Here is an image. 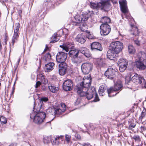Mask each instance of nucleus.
Segmentation results:
<instances>
[{
    "mask_svg": "<svg viewBox=\"0 0 146 146\" xmlns=\"http://www.w3.org/2000/svg\"><path fill=\"white\" fill-rule=\"evenodd\" d=\"M123 48V43L119 41L112 42L110 44V49L107 53V57L110 60H113L115 54L120 52Z\"/></svg>",
    "mask_w": 146,
    "mask_h": 146,
    "instance_id": "nucleus-1",
    "label": "nucleus"
},
{
    "mask_svg": "<svg viewBox=\"0 0 146 146\" xmlns=\"http://www.w3.org/2000/svg\"><path fill=\"white\" fill-rule=\"evenodd\" d=\"M83 88L80 85L78 87L77 93L80 96H86V98L88 100L91 99L94 97L96 90L94 88H92L90 89H87L82 90Z\"/></svg>",
    "mask_w": 146,
    "mask_h": 146,
    "instance_id": "nucleus-2",
    "label": "nucleus"
},
{
    "mask_svg": "<svg viewBox=\"0 0 146 146\" xmlns=\"http://www.w3.org/2000/svg\"><path fill=\"white\" fill-rule=\"evenodd\" d=\"M90 16V13H81L80 14H78L74 16L75 21L77 23H79L87 20Z\"/></svg>",
    "mask_w": 146,
    "mask_h": 146,
    "instance_id": "nucleus-3",
    "label": "nucleus"
},
{
    "mask_svg": "<svg viewBox=\"0 0 146 146\" xmlns=\"http://www.w3.org/2000/svg\"><path fill=\"white\" fill-rule=\"evenodd\" d=\"M46 115L44 112H40L37 113L35 116L34 121L36 123L40 124L44 121Z\"/></svg>",
    "mask_w": 146,
    "mask_h": 146,
    "instance_id": "nucleus-4",
    "label": "nucleus"
},
{
    "mask_svg": "<svg viewBox=\"0 0 146 146\" xmlns=\"http://www.w3.org/2000/svg\"><path fill=\"white\" fill-rule=\"evenodd\" d=\"M122 87V86L121 83H116L114 85V87H111L110 88L108 89L107 90L108 94L109 97H112L115 96L117 93H116L115 94H111L114 91H117L121 89Z\"/></svg>",
    "mask_w": 146,
    "mask_h": 146,
    "instance_id": "nucleus-5",
    "label": "nucleus"
},
{
    "mask_svg": "<svg viewBox=\"0 0 146 146\" xmlns=\"http://www.w3.org/2000/svg\"><path fill=\"white\" fill-rule=\"evenodd\" d=\"M93 65L89 63H85L81 66V70L83 73L85 74H88L92 70Z\"/></svg>",
    "mask_w": 146,
    "mask_h": 146,
    "instance_id": "nucleus-6",
    "label": "nucleus"
},
{
    "mask_svg": "<svg viewBox=\"0 0 146 146\" xmlns=\"http://www.w3.org/2000/svg\"><path fill=\"white\" fill-rule=\"evenodd\" d=\"M91 84V81L90 78L89 77H84L83 79L82 82L80 85L77 86V90H78V86L80 85H81L83 88L82 90H87L88 88L90 87Z\"/></svg>",
    "mask_w": 146,
    "mask_h": 146,
    "instance_id": "nucleus-7",
    "label": "nucleus"
},
{
    "mask_svg": "<svg viewBox=\"0 0 146 146\" xmlns=\"http://www.w3.org/2000/svg\"><path fill=\"white\" fill-rule=\"evenodd\" d=\"M66 109V106L64 104H62L60 106L56 108H54L52 110L54 111V114L59 115L61 113L64 112Z\"/></svg>",
    "mask_w": 146,
    "mask_h": 146,
    "instance_id": "nucleus-8",
    "label": "nucleus"
},
{
    "mask_svg": "<svg viewBox=\"0 0 146 146\" xmlns=\"http://www.w3.org/2000/svg\"><path fill=\"white\" fill-rule=\"evenodd\" d=\"M67 54L63 52H60L58 53L56 56L57 61L60 64H64L67 58Z\"/></svg>",
    "mask_w": 146,
    "mask_h": 146,
    "instance_id": "nucleus-9",
    "label": "nucleus"
},
{
    "mask_svg": "<svg viewBox=\"0 0 146 146\" xmlns=\"http://www.w3.org/2000/svg\"><path fill=\"white\" fill-rule=\"evenodd\" d=\"M101 35L104 36L108 35L111 31V28L108 24H102L100 26Z\"/></svg>",
    "mask_w": 146,
    "mask_h": 146,
    "instance_id": "nucleus-10",
    "label": "nucleus"
},
{
    "mask_svg": "<svg viewBox=\"0 0 146 146\" xmlns=\"http://www.w3.org/2000/svg\"><path fill=\"white\" fill-rule=\"evenodd\" d=\"M118 64L119 67V70L122 72L126 68L127 65V61L125 59H121L118 62Z\"/></svg>",
    "mask_w": 146,
    "mask_h": 146,
    "instance_id": "nucleus-11",
    "label": "nucleus"
},
{
    "mask_svg": "<svg viewBox=\"0 0 146 146\" xmlns=\"http://www.w3.org/2000/svg\"><path fill=\"white\" fill-rule=\"evenodd\" d=\"M100 8L105 11H107L110 7V4L109 0H102L99 3Z\"/></svg>",
    "mask_w": 146,
    "mask_h": 146,
    "instance_id": "nucleus-12",
    "label": "nucleus"
},
{
    "mask_svg": "<svg viewBox=\"0 0 146 146\" xmlns=\"http://www.w3.org/2000/svg\"><path fill=\"white\" fill-rule=\"evenodd\" d=\"M73 87V83L71 80H65L63 84V88L66 91L71 90Z\"/></svg>",
    "mask_w": 146,
    "mask_h": 146,
    "instance_id": "nucleus-13",
    "label": "nucleus"
},
{
    "mask_svg": "<svg viewBox=\"0 0 146 146\" xmlns=\"http://www.w3.org/2000/svg\"><path fill=\"white\" fill-rule=\"evenodd\" d=\"M117 73L115 69L110 68H108L106 71L105 75L108 78L111 79L115 76Z\"/></svg>",
    "mask_w": 146,
    "mask_h": 146,
    "instance_id": "nucleus-14",
    "label": "nucleus"
},
{
    "mask_svg": "<svg viewBox=\"0 0 146 146\" xmlns=\"http://www.w3.org/2000/svg\"><path fill=\"white\" fill-rule=\"evenodd\" d=\"M119 3L121 11L124 13L128 12V9L127 6V1L125 0L119 1Z\"/></svg>",
    "mask_w": 146,
    "mask_h": 146,
    "instance_id": "nucleus-15",
    "label": "nucleus"
},
{
    "mask_svg": "<svg viewBox=\"0 0 146 146\" xmlns=\"http://www.w3.org/2000/svg\"><path fill=\"white\" fill-rule=\"evenodd\" d=\"M136 60L141 61H146V53L144 52L140 51L135 57Z\"/></svg>",
    "mask_w": 146,
    "mask_h": 146,
    "instance_id": "nucleus-16",
    "label": "nucleus"
},
{
    "mask_svg": "<svg viewBox=\"0 0 146 146\" xmlns=\"http://www.w3.org/2000/svg\"><path fill=\"white\" fill-rule=\"evenodd\" d=\"M132 81L136 84H141L144 80L143 78L137 74H135L132 78Z\"/></svg>",
    "mask_w": 146,
    "mask_h": 146,
    "instance_id": "nucleus-17",
    "label": "nucleus"
},
{
    "mask_svg": "<svg viewBox=\"0 0 146 146\" xmlns=\"http://www.w3.org/2000/svg\"><path fill=\"white\" fill-rule=\"evenodd\" d=\"M91 49L93 50H99L101 51L102 50V48L101 44L97 42H94L91 44Z\"/></svg>",
    "mask_w": 146,
    "mask_h": 146,
    "instance_id": "nucleus-18",
    "label": "nucleus"
},
{
    "mask_svg": "<svg viewBox=\"0 0 146 146\" xmlns=\"http://www.w3.org/2000/svg\"><path fill=\"white\" fill-rule=\"evenodd\" d=\"M59 72L60 74L61 75H63L66 72L67 68V66L66 63L64 64H60L59 65Z\"/></svg>",
    "mask_w": 146,
    "mask_h": 146,
    "instance_id": "nucleus-19",
    "label": "nucleus"
},
{
    "mask_svg": "<svg viewBox=\"0 0 146 146\" xmlns=\"http://www.w3.org/2000/svg\"><path fill=\"white\" fill-rule=\"evenodd\" d=\"M63 136L60 135L56 137H52L51 140V143L53 145H58L60 143V140H62Z\"/></svg>",
    "mask_w": 146,
    "mask_h": 146,
    "instance_id": "nucleus-20",
    "label": "nucleus"
},
{
    "mask_svg": "<svg viewBox=\"0 0 146 146\" xmlns=\"http://www.w3.org/2000/svg\"><path fill=\"white\" fill-rule=\"evenodd\" d=\"M79 51L76 48H73L70 50L69 52V55L70 57L73 58H77Z\"/></svg>",
    "mask_w": 146,
    "mask_h": 146,
    "instance_id": "nucleus-21",
    "label": "nucleus"
},
{
    "mask_svg": "<svg viewBox=\"0 0 146 146\" xmlns=\"http://www.w3.org/2000/svg\"><path fill=\"white\" fill-rule=\"evenodd\" d=\"M86 38L85 35L84 34H81L77 35L76 40L81 43H84L86 41Z\"/></svg>",
    "mask_w": 146,
    "mask_h": 146,
    "instance_id": "nucleus-22",
    "label": "nucleus"
},
{
    "mask_svg": "<svg viewBox=\"0 0 146 146\" xmlns=\"http://www.w3.org/2000/svg\"><path fill=\"white\" fill-rule=\"evenodd\" d=\"M135 61V66L139 69L141 70H143L146 68V66L143 63V62L146 61H141L139 60H137Z\"/></svg>",
    "mask_w": 146,
    "mask_h": 146,
    "instance_id": "nucleus-23",
    "label": "nucleus"
},
{
    "mask_svg": "<svg viewBox=\"0 0 146 146\" xmlns=\"http://www.w3.org/2000/svg\"><path fill=\"white\" fill-rule=\"evenodd\" d=\"M107 87L104 85H102L99 87L98 92L100 95L103 96L104 94V93L106 92Z\"/></svg>",
    "mask_w": 146,
    "mask_h": 146,
    "instance_id": "nucleus-24",
    "label": "nucleus"
},
{
    "mask_svg": "<svg viewBox=\"0 0 146 146\" xmlns=\"http://www.w3.org/2000/svg\"><path fill=\"white\" fill-rule=\"evenodd\" d=\"M132 28L131 30V35L135 36H137L139 34L137 27L134 25L131 26Z\"/></svg>",
    "mask_w": 146,
    "mask_h": 146,
    "instance_id": "nucleus-25",
    "label": "nucleus"
},
{
    "mask_svg": "<svg viewBox=\"0 0 146 146\" xmlns=\"http://www.w3.org/2000/svg\"><path fill=\"white\" fill-rule=\"evenodd\" d=\"M54 63L53 62H50L45 64V71L48 72L53 69V67L54 66Z\"/></svg>",
    "mask_w": 146,
    "mask_h": 146,
    "instance_id": "nucleus-26",
    "label": "nucleus"
},
{
    "mask_svg": "<svg viewBox=\"0 0 146 146\" xmlns=\"http://www.w3.org/2000/svg\"><path fill=\"white\" fill-rule=\"evenodd\" d=\"M110 19L108 17L106 16L102 17L100 21L102 23V24H108V23L110 22Z\"/></svg>",
    "mask_w": 146,
    "mask_h": 146,
    "instance_id": "nucleus-27",
    "label": "nucleus"
},
{
    "mask_svg": "<svg viewBox=\"0 0 146 146\" xmlns=\"http://www.w3.org/2000/svg\"><path fill=\"white\" fill-rule=\"evenodd\" d=\"M48 87L50 91L54 93L56 92L58 90V87H56L52 85L49 86Z\"/></svg>",
    "mask_w": 146,
    "mask_h": 146,
    "instance_id": "nucleus-28",
    "label": "nucleus"
},
{
    "mask_svg": "<svg viewBox=\"0 0 146 146\" xmlns=\"http://www.w3.org/2000/svg\"><path fill=\"white\" fill-rule=\"evenodd\" d=\"M59 37L57 36V34L56 33H54L52 37L51 41V42H55L58 41L59 40Z\"/></svg>",
    "mask_w": 146,
    "mask_h": 146,
    "instance_id": "nucleus-29",
    "label": "nucleus"
},
{
    "mask_svg": "<svg viewBox=\"0 0 146 146\" xmlns=\"http://www.w3.org/2000/svg\"><path fill=\"white\" fill-rule=\"evenodd\" d=\"M52 136H45L44 137L43 139V141L44 143L48 144L51 142Z\"/></svg>",
    "mask_w": 146,
    "mask_h": 146,
    "instance_id": "nucleus-30",
    "label": "nucleus"
},
{
    "mask_svg": "<svg viewBox=\"0 0 146 146\" xmlns=\"http://www.w3.org/2000/svg\"><path fill=\"white\" fill-rule=\"evenodd\" d=\"M99 3H96L94 2H91L90 6L91 7L94 9H96L97 11H98V8H100L99 6Z\"/></svg>",
    "mask_w": 146,
    "mask_h": 146,
    "instance_id": "nucleus-31",
    "label": "nucleus"
},
{
    "mask_svg": "<svg viewBox=\"0 0 146 146\" xmlns=\"http://www.w3.org/2000/svg\"><path fill=\"white\" fill-rule=\"evenodd\" d=\"M128 51L130 54H133L135 52V50L134 47L131 45H129L128 46Z\"/></svg>",
    "mask_w": 146,
    "mask_h": 146,
    "instance_id": "nucleus-32",
    "label": "nucleus"
},
{
    "mask_svg": "<svg viewBox=\"0 0 146 146\" xmlns=\"http://www.w3.org/2000/svg\"><path fill=\"white\" fill-rule=\"evenodd\" d=\"M48 99L47 97H43L41 98L40 100V104L41 106H43L44 105V103H46L47 102Z\"/></svg>",
    "mask_w": 146,
    "mask_h": 146,
    "instance_id": "nucleus-33",
    "label": "nucleus"
},
{
    "mask_svg": "<svg viewBox=\"0 0 146 146\" xmlns=\"http://www.w3.org/2000/svg\"><path fill=\"white\" fill-rule=\"evenodd\" d=\"M40 80L42 83L44 84H46L48 83V80L45 78L44 76L42 75H41V76Z\"/></svg>",
    "mask_w": 146,
    "mask_h": 146,
    "instance_id": "nucleus-34",
    "label": "nucleus"
},
{
    "mask_svg": "<svg viewBox=\"0 0 146 146\" xmlns=\"http://www.w3.org/2000/svg\"><path fill=\"white\" fill-rule=\"evenodd\" d=\"M51 58V56L49 53L46 54L44 56L43 59L46 61H48Z\"/></svg>",
    "mask_w": 146,
    "mask_h": 146,
    "instance_id": "nucleus-35",
    "label": "nucleus"
},
{
    "mask_svg": "<svg viewBox=\"0 0 146 146\" xmlns=\"http://www.w3.org/2000/svg\"><path fill=\"white\" fill-rule=\"evenodd\" d=\"M0 120L1 123L2 124H5L7 122V119L4 116H1L0 117Z\"/></svg>",
    "mask_w": 146,
    "mask_h": 146,
    "instance_id": "nucleus-36",
    "label": "nucleus"
},
{
    "mask_svg": "<svg viewBox=\"0 0 146 146\" xmlns=\"http://www.w3.org/2000/svg\"><path fill=\"white\" fill-rule=\"evenodd\" d=\"M131 74H128L125 78V83L128 84L131 81Z\"/></svg>",
    "mask_w": 146,
    "mask_h": 146,
    "instance_id": "nucleus-37",
    "label": "nucleus"
},
{
    "mask_svg": "<svg viewBox=\"0 0 146 146\" xmlns=\"http://www.w3.org/2000/svg\"><path fill=\"white\" fill-rule=\"evenodd\" d=\"M86 37L89 39H92L94 38V37L92 34H90L89 32H88L86 34Z\"/></svg>",
    "mask_w": 146,
    "mask_h": 146,
    "instance_id": "nucleus-38",
    "label": "nucleus"
},
{
    "mask_svg": "<svg viewBox=\"0 0 146 146\" xmlns=\"http://www.w3.org/2000/svg\"><path fill=\"white\" fill-rule=\"evenodd\" d=\"M20 27V24L19 23H16L15 25L14 31L19 32V30Z\"/></svg>",
    "mask_w": 146,
    "mask_h": 146,
    "instance_id": "nucleus-39",
    "label": "nucleus"
},
{
    "mask_svg": "<svg viewBox=\"0 0 146 146\" xmlns=\"http://www.w3.org/2000/svg\"><path fill=\"white\" fill-rule=\"evenodd\" d=\"M18 37L13 36L12 41V43L13 45H14L15 42H17L18 40Z\"/></svg>",
    "mask_w": 146,
    "mask_h": 146,
    "instance_id": "nucleus-40",
    "label": "nucleus"
},
{
    "mask_svg": "<svg viewBox=\"0 0 146 146\" xmlns=\"http://www.w3.org/2000/svg\"><path fill=\"white\" fill-rule=\"evenodd\" d=\"M88 50V49L84 47L81 48L79 50L81 53L84 54L86 52V51H87Z\"/></svg>",
    "mask_w": 146,
    "mask_h": 146,
    "instance_id": "nucleus-41",
    "label": "nucleus"
},
{
    "mask_svg": "<svg viewBox=\"0 0 146 146\" xmlns=\"http://www.w3.org/2000/svg\"><path fill=\"white\" fill-rule=\"evenodd\" d=\"M84 55L85 56L88 58L90 57L91 56V54L88 50L86 51V52L84 54Z\"/></svg>",
    "mask_w": 146,
    "mask_h": 146,
    "instance_id": "nucleus-42",
    "label": "nucleus"
},
{
    "mask_svg": "<svg viewBox=\"0 0 146 146\" xmlns=\"http://www.w3.org/2000/svg\"><path fill=\"white\" fill-rule=\"evenodd\" d=\"M94 100L95 102L98 101L99 100V98L96 92H95V94L94 95Z\"/></svg>",
    "mask_w": 146,
    "mask_h": 146,
    "instance_id": "nucleus-43",
    "label": "nucleus"
},
{
    "mask_svg": "<svg viewBox=\"0 0 146 146\" xmlns=\"http://www.w3.org/2000/svg\"><path fill=\"white\" fill-rule=\"evenodd\" d=\"M65 138L66 141L68 142H69L71 139V136L70 135H65Z\"/></svg>",
    "mask_w": 146,
    "mask_h": 146,
    "instance_id": "nucleus-44",
    "label": "nucleus"
},
{
    "mask_svg": "<svg viewBox=\"0 0 146 146\" xmlns=\"http://www.w3.org/2000/svg\"><path fill=\"white\" fill-rule=\"evenodd\" d=\"M145 113L142 112L141 113V116L139 118V120H140L141 121H142V119L145 117Z\"/></svg>",
    "mask_w": 146,
    "mask_h": 146,
    "instance_id": "nucleus-45",
    "label": "nucleus"
},
{
    "mask_svg": "<svg viewBox=\"0 0 146 146\" xmlns=\"http://www.w3.org/2000/svg\"><path fill=\"white\" fill-rule=\"evenodd\" d=\"M19 32H15L14 31V33L13 36H17V37H19Z\"/></svg>",
    "mask_w": 146,
    "mask_h": 146,
    "instance_id": "nucleus-46",
    "label": "nucleus"
},
{
    "mask_svg": "<svg viewBox=\"0 0 146 146\" xmlns=\"http://www.w3.org/2000/svg\"><path fill=\"white\" fill-rule=\"evenodd\" d=\"M41 84V83L40 81H37L36 82L35 87L36 88H37L38 86H40Z\"/></svg>",
    "mask_w": 146,
    "mask_h": 146,
    "instance_id": "nucleus-47",
    "label": "nucleus"
},
{
    "mask_svg": "<svg viewBox=\"0 0 146 146\" xmlns=\"http://www.w3.org/2000/svg\"><path fill=\"white\" fill-rule=\"evenodd\" d=\"M63 50H64L66 52H68L69 50V49L68 46H64L63 47Z\"/></svg>",
    "mask_w": 146,
    "mask_h": 146,
    "instance_id": "nucleus-48",
    "label": "nucleus"
},
{
    "mask_svg": "<svg viewBox=\"0 0 146 146\" xmlns=\"http://www.w3.org/2000/svg\"><path fill=\"white\" fill-rule=\"evenodd\" d=\"M133 138L135 140H138L139 139V136L138 135H134Z\"/></svg>",
    "mask_w": 146,
    "mask_h": 146,
    "instance_id": "nucleus-49",
    "label": "nucleus"
},
{
    "mask_svg": "<svg viewBox=\"0 0 146 146\" xmlns=\"http://www.w3.org/2000/svg\"><path fill=\"white\" fill-rule=\"evenodd\" d=\"M135 125H132V124H131L129 127V129H131L135 127Z\"/></svg>",
    "mask_w": 146,
    "mask_h": 146,
    "instance_id": "nucleus-50",
    "label": "nucleus"
},
{
    "mask_svg": "<svg viewBox=\"0 0 146 146\" xmlns=\"http://www.w3.org/2000/svg\"><path fill=\"white\" fill-rule=\"evenodd\" d=\"M75 137L78 139H80V136L78 134L76 133L75 134Z\"/></svg>",
    "mask_w": 146,
    "mask_h": 146,
    "instance_id": "nucleus-51",
    "label": "nucleus"
},
{
    "mask_svg": "<svg viewBox=\"0 0 146 146\" xmlns=\"http://www.w3.org/2000/svg\"><path fill=\"white\" fill-rule=\"evenodd\" d=\"M134 42L137 45H140V42L139 41L137 40H136L134 41Z\"/></svg>",
    "mask_w": 146,
    "mask_h": 146,
    "instance_id": "nucleus-52",
    "label": "nucleus"
},
{
    "mask_svg": "<svg viewBox=\"0 0 146 146\" xmlns=\"http://www.w3.org/2000/svg\"><path fill=\"white\" fill-rule=\"evenodd\" d=\"M81 145L82 146H91L90 144L88 143H85L84 144H82Z\"/></svg>",
    "mask_w": 146,
    "mask_h": 146,
    "instance_id": "nucleus-53",
    "label": "nucleus"
},
{
    "mask_svg": "<svg viewBox=\"0 0 146 146\" xmlns=\"http://www.w3.org/2000/svg\"><path fill=\"white\" fill-rule=\"evenodd\" d=\"M48 49V47L47 45H46V48L44 50V52H45Z\"/></svg>",
    "mask_w": 146,
    "mask_h": 146,
    "instance_id": "nucleus-54",
    "label": "nucleus"
},
{
    "mask_svg": "<svg viewBox=\"0 0 146 146\" xmlns=\"http://www.w3.org/2000/svg\"><path fill=\"white\" fill-rule=\"evenodd\" d=\"M140 128L141 129V130L144 131L145 129V128L144 126H141L140 127Z\"/></svg>",
    "mask_w": 146,
    "mask_h": 146,
    "instance_id": "nucleus-55",
    "label": "nucleus"
},
{
    "mask_svg": "<svg viewBox=\"0 0 146 146\" xmlns=\"http://www.w3.org/2000/svg\"><path fill=\"white\" fill-rule=\"evenodd\" d=\"M22 11L21 10H19L18 11V13L19 14V15L21 17V13H22Z\"/></svg>",
    "mask_w": 146,
    "mask_h": 146,
    "instance_id": "nucleus-56",
    "label": "nucleus"
},
{
    "mask_svg": "<svg viewBox=\"0 0 146 146\" xmlns=\"http://www.w3.org/2000/svg\"><path fill=\"white\" fill-rule=\"evenodd\" d=\"M20 58H19L18 59L17 62V64H16L17 65H19V62L20 61Z\"/></svg>",
    "mask_w": 146,
    "mask_h": 146,
    "instance_id": "nucleus-57",
    "label": "nucleus"
},
{
    "mask_svg": "<svg viewBox=\"0 0 146 146\" xmlns=\"http://www.w3.org/2000/svg\"><path fill=\"white\" fill-rule=\"evenodd\" d=\"M7 41V37H5L4 40V42L6 43V42Z\"/></svg>",
    "mask_w": 146,
    "mask_h": 146,
    "instance_id": "nucleus-58",
    "label": "nucleus"
},
{
    "mask_svg": "<svg viewBox=\"0 0 146 146\" xmlns=\"http://www.w3.org/2000/svg\"><path fill=\"white\" fill-rule=\"evenodd\" d=\"M9 146H16L15 144L12 143Z\"/></svg>",
    "mask_w": 146,
    "mask_h": 146,
    "instance_id": "nucleus-59",
    "label": "nucleus"
},
{
    "mask_svg": "<svg viewBox=\"0 0 146 146\" xmlns=\"http://www.w3.org/2000/svg\"><path fill=\"white\" fill-rule=\"evenodd\" d=\"M1 47H2L1 42V41H0V51L1 50Z\"/></svg>",
    "mask_w": 146,
    "mask_h": 146,
    "instance_id": "nucleus-60",
    "label": "nucleus"
},
{
    "mask_svg": "<svg viewBox=\"0 0 146 146\" xmlns=\"http://www.w3.org/2000/svg\"><path fill=\"white\" fill-rule=\"evenodd\" d=\"M0 1H2L3 2H5L7 1H8V0H0Z\"/></svg>",
    "mask_w": 146,
    "mask_h": 146,
    "instance_id": "nucleus-61",
    "label": "nucleus"
},
{
    "mask_svg": "<svg viewBox=\"0 0 146 146\" xmlns=\"http://www.w3.org/2000/svg\"><path fill=\"white\" fill-rule=\"evenodd\" d=\"M144 87L146 88V82H145V84H144Z\"/></svg>",
    "mask_w": 146,
    "mask_h": 146,
    "instance_id": "nucleus-62",
    "label": "nucleus"
},
{
    "mask_svg": "<svg viewBox=\"0 0 146 146\" xmlns=\"http://www.w3.org/2000/svg\"><path fill=\"white\" fill-rule=\"evenodd\" d=\"M113 3H116V2H113Z\"/></svg>",
    "mask_w": 146,
    "mask_h": 146,
    "instance_id": "nucleus-63",
    "label": "nucleus"
},
{
    "mask_svg": "<svg viewBox=\"0 0 146 146\" xmlns=\"http://www.w3.org/2000/svg\"><path fill=\"white\" fill-rule=\"evenodd\" d=\"M61 46H61V45H60V47H61Z\"/></svg>",
    "mask_w": 146,
    "mask_h": 146,
    "instance_id": "nucleus-64",
    "label": "nucleus"
}]
</instances>
